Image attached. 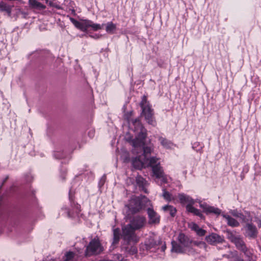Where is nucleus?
Listing matches in <instances>:
<instances>
[{"instance_id":"bb28decb","label":"nucleus","mask_w":261,"mask_h":261,"mask_svg":"<svg viewBox=\"0 0 261 261\" xmlns=\"http://www.w3.org/2000/svg\"><path fill=\"white\" fill-rule=\"evenodd\" d=\"M120 239V230L118 228L113 230V244L115 245L118 243Z\"/></svg>"},{"instance_id":"e433bc0d","label":"nucleus","mask_w":261,"mask_h":261,"mask_svg":"<svg viewBox=\"0 0 261 261\" xmlns=\"http://www.w3.org/2000/svg\"><path fill=\"white\" fill-rule=\"evenodd\" d=\"M257 223L258 224L259 227H261V218L257 219Z\"/></svg>"},{"instance_id":"c9c22d12","label":"nucleus","mask_w":261,"mask_h":261,"mask_svg":"<svg viewBox=\"0 0 261 261\" xmlns=\"http://www.w3.org/2000/svg\"><path fill=\"white\" fill-rule=\"evenodd\" d=\"M5 11L9 15H10L11 13V7L9 6Z\"/></svg>"},{"instance_id":"6ab92c4d","label":"nucleus","mask_w":261,"mask_h":261,"mask_svg":"<svg viewBox=\"0 0 261 261\" xmlns=\"http://www.w3.org/2000/svg\"><path fill=\"white\" fill-rule=\"evenodd\" d=\"M222 216L227 221V224L231 227H238L239 226V222L234 218L231 217L229 215L222 214Z\"/></svg>"},{"instance_id":"423d86ee","label":"nucleus","mask_w":261,"mask_h":261,"mask_svg":"<svg viewBox=\"0 0 261 261\" xmlns=\"http://www.w3.org/2000/svg\"><path fill=\"white\" fill-rule=\"evenodd\" d=\"M122 229V237L125 241L127 242L131 241L137 242L138 241V239L135 233L136 230L132 227L129 224L123 226Z\"/></svg>"},{"instance_id":"f8f14e48","label":"nucleus","mask_w":261,"mask_h":261,"mask_svg":"<svg viewBox=\"0 0 261 261\" xmlns=\"http://www.w3.org/2000/svg\"><path fill=\"white\" fill-rule=\"evenodd\" d=\"M206 241L211 245H215L218 243H221L224 241L223 238L220 235L212 233L205 237Z\"/></svg>"},{"instance_id":"20e7f679","label":"nucleus","mask_w":261,"mask_h":261,"mask_svg":"<svg viewBox=\"0 0 261 261\" xmlns=\"http://www.w3.org/2000/svg\"><path fill=\"white\" fill-rule=\"evenodd\" d=\"M140 106L142 110V115L145 117V119L149 124L154 126L156 123L153 117V110L147 101L145 96L142 97Z\"/></svg>"},{"instance_id":"f257e3e1","label":"nucleus","mask_w":261,"mask_h":261,"mask_svg":"<svg viewBox=\"0 0 261 261\" xmlns=\"http://www.w3.org/2000/svg\"><path fill=\"white\" fill-rule=\"evenodd\" d=\"M134 126V132L136 133L135 139L132 142V145L134 148L133 151L134 153L139 154L143 152L141 155L144 158L150 159L149 155L153 151V147L151 146H144V140L146 137V130L143 127L139 120L136 119L133 122Z\"/></svg>"},{"instance_id":"f03ea898","label":"nucleus","mask_w":261,"mask_h":261,"mask_svg":"<svg viewBox=\"0 0 261 261\" xmlns=\"http://www.w3.org/2000/svg\"><path fill=\"white\" fill-rule=\"evenodd\" d=\"M130 212L133 214L139 212L146 206H151V203L146 197H143L142 199L139 197H132L127 205Z\"/></svg>"},{"instance_id":"5701e85b","label":"nucleus","mask_w":261,"mask_h":261,"mask_svg":"<svg viewBox=\"0 0 261 261\" xmlns=\"http://www.w3.org/2000/svg\"><path fill=\"white\" fill-rule=\"evenodd\" d=\"M116 30V25L112 22H108L106 24V32L111 34H114Z\"/></svg>"},{"instance_id":"ddd939ff","label":"nucleus","mask_w":261,"mask_h":261,"mask_svg":"<svg viewBox=\"0 0 261 261\" xmlns=\"http://www.w3.org/2000/svg\"><path fill=\"white\" fill-rule=\"evenodd\" d=\"M229 213L233 216L240 218L244 222H248L251 219L250 214L248 212H245V215L240 213L237 210H230Z\"/></svg>"},{"instance_id":"1a4fd4ad","label":"nucleus","mask_w":261,"mask_h":261,"mask_svg":"<svg viewBox=\"0 0 261 261\" xmlns=\"http://www.w3.org/2000/svg\"><path fill=\"white\" fill-rule=\"evenodd\" d=\"M146 223V218L144 216H137L134 217L130 221L129 225L135 230L143 228Z\"/></svg>"},{"instance_id":"c756f323","label":"nucleus","mask_w":261,"mask_h":261,"mask_svg":"<svg viewBox=\"0 0 261 261\" xmlns=\"http://www.w3.org/2000/svg\"><path fill=\"white\" fill-rule=\"evenodd\" d=\"M74 256V254L72 252H69L66 254V259L65 261H71Z\"/></svg>"},{"instance_id":"b1692460","label":"nucleus","mask_w":261,"mask_h":261,"mask_svg":"<svg viewBox=\"0 0 261 261\" xmlns=\"http://www.w3.org/2000/svg\"><path fill=\"white\" fill-rule=\"evenodd\" d=\"M162 209L164 212L169 213L172 217H174L176 213V208L171 205H165L162 207Z\"/></svg>"},{"instance_id":"f704fd0d","label":"nucleus","mask_w":261,"mask_h":261,"mask_svg":"<svg viewBox=\"0 0 261 261\" xmlns=\"http://www.w3.org/2000/svg\"><path fill=\"white\" fill-rule=\"evenodd\" d=\"M129 252L130 254H134L137 252V249L135 247L132 246L131 247Z\"/></svg>"},{"instance_id":"a211bd4d","label":"nucleus","mask_w":261,"mask_h":261,"mask_svg":"<svg viewBox=\"0 0 261 261\" xmlns=\"http://www.w3.org/2000/svg\"><path fill=\"white\" fill-rule=\"evenodd\" d=\"M178 198L181 203H187V205H193L195 203L194 200L190 196L182 193L178 195Z\"/></svg>"},{"instance_id":"39448f33","label":"nucleus","mask_w":261,"mask_h":261,"mask_svg":"<svg viewBox=\"0 0 261 261\" xmlns=\"http://www.w3.org/2000/svg\"><path fill=\"white\" fill-rule=\"evenodd\" d=\"M103 251V248L98 239L94 238L87 246L85 255L90 256L100 254Z\"/></svg>"},{"instance_id":"412c9836","label":"nucleus","mask_w":261,"mask_h":261,"mask_svg":"<svg viewBox=\"0 0 261 261\" xmlns=\"http://www.w3.org/2000/svg\"><path fill=\"white\" fill-rule=\"evenodd\" d=\"M190 227L192 230L195 231L199 236H203L206 233L205 230L200 228L198 225L195 223H191L190 224Z\"/></svg>"},{"instance_id":"4c0bfd02","label":"nucleus","mask_w":261,"mask_h":261,"mask_svg":"<svg viewBox=\"0 0 261 261\" xmlns=\"http://www.w3.org/2000/svg\"><path fill=\"white\" fill-rule=\"evenodd\" d=\"M165 248H166V246H163L162 247V250L163 251H164Z\"/></svg>"},{"instance_id":"aec40b11","label":"nucleus","mask_w":261,"mask_h":261,"mask_svg":"<svg viewBox=\"0 0 261 261\" xmlns=\"http://www.w3.org/2000/svg\"><path fill=\"white\" fill-rule=\"evenodd\" d=\"M29 5L30 8L39 10L45 9L46 8L45 5L36 0H29Z\"/></svg>"},{"instance_id":"dca6fc26","label":"nucleus","mask_w":261,"mask_h":261,"mask_svg":"<svg viewBox=\"0 0 261 261\" xmlns=\"http://www.w3.org/2000/svg\"><path fill=\"white\" fill-rule=\"evenodd\" d=\"M177 240L179 244L184 247H188L191 243L190 239L182 233H180L177 237Z\"/></svg>"},{"instance_id":"a878e982","label":"nucleus","mask_w":261,"mask_h":261,"mask_svg":"<svg viewBox=\"0 0 261 261\" xmlns=\"http://www.w3.org/2000/svg\"><path fill=\"white\" fill-rule=\"evenodd\" d=\"M159 141H160L161 144L165 148H171L173 146V144L170 141L163 137H160Z\"/></svg>"},{"instance_id":"72a5a7b5","label":"nucleus","mask_w":261,"mask_h":261,"mask_svg":"<svg viewBox=\"0 0 261 261\" xmlns=\"http://www.w3.org/2000/svg\"><path fill=\"white\" fill-rule=\"evenodd\" d=\"M48 4H49V5L50 6L53 7H55V8H56L58 9H61V7L59 5H58L55 4V3H54L51 2H49L48 3Z\"/></svg>"},{"instance_id":"c85d7f7f","label":"nucleus","mask_w":261,"mask_h":261,"mask_svg":"<svg viewBox=\"0 0 261 261\" xmlns=\"http://www.w3.org/2000/svg\"><path fill=\"white\" fill-rule=\"evenodd\" d=\"M89 28H91L93 31H97L102 28L100 24L97 23H94L91 20V23L89 25Z\"/></svg>"},{"instance_id":"9d476101","label":"nucleus","mask_w":261,"mask_h":261,"mask_svg":"<svg viewBox=\"0 0 261 261\" xmlns=\"http://www.w3.org/2000/svg\"><path fill=\"white\" fill-rule=\"evenodd\" d=\"M69 19L75 27L83 32H86L87 31L91 23V20L88 19H83L80 21L76 20L72 17H69Z\"/></svg>"},{"instance_id":"393cba45","label":"nucleus","mask_w":261,"mask_h":261,"mask_svg":"<svg viewBox=\"0 0 261 261\" xmlns=\"http://www.w3.org/2000/svg\"><path fill=\"white\" fill-rule=\"evenodd\" d=\"M136 182L137 185L142 188V190H143L145 193H147L146 189L145 188V186L146 184V180L141 176H138L136 178Z\"/></svg>"},{"instance_id":"0eeeda50","label":"nucleus","mask_w":261,"mask_h":261,"mask_svg":"<svg viewBox=\"0 0 261 261\" xmlns=\"http://www.w3.org/2000/svg\"><path fill=\"white\" fill-rule=\"evenodd\" d=\"M150 162L151 163L149 164L148 167H152L153 175L156 178L162 177L164 172L162 168L160 165V163L158 162V159L155 157H152L150 159Z\"/></svg>"},{"instance_id":"473e14b6","label":"nucleus","mask_w":261,"mask_h":261,"mask_svg":"<svg viewBox=\"0 0 261 261\" xmlns=\"http://www.w3.org/2000/svg\"><path fill=\"white\" fill-rule=\"evenodd\" d=\"M158 179H160L161 184L166 183L167 182L166 176L164 174V173L162 174V177H160L159 178H158Z\"/></svg>"},{"instance_id":"cd10ccee","label":"nucleus","mask_w":261,"mask_h":261,"mask_svg":"<svg viewBox=\"0 0 261 261\" xmlns=\"http://www.w3.org/2000/svg\"><path fill=\"white\" fill-rule=\"evenodd\" d=\"M163 192L162 196L166 200L170 201L174 199L172 195L169 192L167 191L165 189H163Z\"/></svg>"},{"instance_id":"7ed1b4c3","label":"nucleus","mask_w":261,"mask_h":261,"mask_svg":"<svg viewBox=\"0 0 261 261\" xmlns=\"http://www.w3.org/2000/svg\"><path fill=\"white\" fill-rule=\"evenodd\" d=\"M226 233L227 239L234 243L238 249L244 252L247 255H248V253L247 252V250L245 244L239 233L235 231H232L227 230L226 231Z\"/></svg>"},{"instance_id":"9b49d317","label":"nucleus","mask_w":261,"mask_h":261,"mask_svg":"<svg viewBox=\"0 0 261 261\" xmlns=\"http://www.w3.org/2000/svg\"><path fill=\"white\" fill-rule=\"evenodd\" d=\"M147 209L148 217V223L150 224H156L160 223V217L153 209L152 205L149 206Z\"/></svg>"},{"instance_id":"7c9ffc66","label":"nucleus","mask_w":261,"mask_h":261,"mask_svg":"<svg viewBox=\"0 0 261 261\" xmlns=\"http://www.w3.org/2000/svg\"><path fill=\"white\" fill-rule=\"evenodd\" d=\"M8 5H7L4 2H0V11L3 12L7 10V8L8 7Z\"/></svg>"},{"instance_id":"f3484780","label":"nucleus","mask_w":261,"mask_h":261,"mask_svg":"<svg viewBox=\"0 0 261 261\" xmlns=\"http://www.w3.org/2000/svg\"><path fill=\"white\" fill-rule=\"evenodd\" d=\"M172 248L171 252H175L176 253H183L185 252V247H184L182 245H180L175 241L171 242Z\"/></svg>"},{"instance_id":"4468645a","label":"nucleus","mask_w":261,"mask_h":261,"mask_svg":"<svg viewBox=\"0 0 261 261\" xmlns=\"http://www.w3.org/2000/svg\"><path fill=\"white\" fill-rule=\"evenodd\" d=\"M245 236L249 238H255L257 233L255 226L251 223H247L244 227Z\"/></svg>"},{"instance_id":"2eb2a0df","label":"nucleus","mask_w":261,"mask_h":261,"mask_svg":"<svg viewBox=\"0 0 261 261\" xmlns=\"http://www.w3.org/2000/svg\"><path fill=\"white\" fill-rule=\"evenodd\" d=\"M200 207L203 209V211L206 214L213 213L219 215L221 213V210L214 206H211L206 203H200Z\"/></svg>"},{"instance_id":"58836bf2","label":"nucleus","mask_w":261,"mask_h":261,"mask_svg":"<svg viewBox=\"0 0 261 261\" xmlns=\"http://www.w3.org/2000/svg\"><path fill=\"white\" fill-rule=\"evenodd\" d=\"M48 0H46V3H48Z\"/></svg>"},{"instance_id":"6e6552de","label":"nucleus","mask_w":261,"mask_h":261,"mask_svg":"<svg viewBox=\"0 0 261 261\" xmlns=\"http://www.w3.org/2000/svg\"><path fill=\"white\" fill-rule=\"evenodd\" d=\"M150 163V159L144 158L141 155H138L132 160V165L137 169L148 167V165Z\"/></svg>"},{"instance_id":"2f4dec72","label":"nucleus","mask_w":261,"mask_h":261,"mask_svg":"<svg viewBox=\"0 0 261 261\" xmlns=\"http://www.w3.org/2000/svg\"><path fill=\"white\" fill-rule=\"evenodd\" d=\"M194 244L196 246H199L200 247H203L204 248H206V244L204 242H197L195 241L194 242Z\"/></svg>"},{"instance_id":"4be33fe9","label":"nucleus","mask_w":261,"mask_h":261,"mask_svg":"<svg viewBox=\"0 0 261 261\" xmlns=\"http://www.w3.org/2000/svg\"><path fill=\"white\" fill-rule=\"evenodd\" d=\"M186 209L189 212L193 213L196 216H199L201 219H204V216L200 210L193 207V205H187Z\"/></svg>"}]
</instances>
